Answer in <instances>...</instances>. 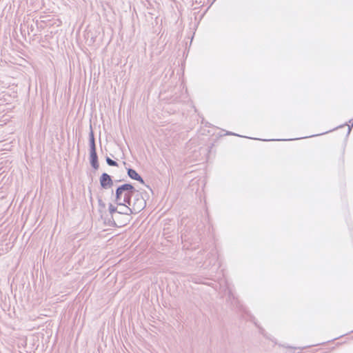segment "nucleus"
<instances>
[{
  "mask_svg": "<svg viewBox=\"0 0 353 353\" xmlns=\"http://www.w3.org/2000/svg\"><path fill=\"white\" fill-rule=\"evenodd\" d=\"M90 163L94 170L99 168L98 156L96 148H90Z\"/></svg>",
  "mask_w": 353,
  "mask_h": 353,
  "instance_id": "20e7f679",
  "label": "nucleus"
},
{
  "mask_svg": "<svg viewBox=\"0 0 353 353\" xmlns=\"http://www.w3.org/2000/svg\"><path fill=\"white\" fill-rule=\"evenodd\" d=\"M89 145L90 148H96L95 139L92 125H90V131L89 133Z\"/></svg>",
  "mask_w": 353,
  "mask_h": 353,
  "instance_id": "0eeeda50",
  "label": "nucleus"
},
{
  "mask_svg": "<svg viewBox=\"0 0 353 353\" xmlns=\"http://www.w3.org/2000/svg\"><path fill=\"white\" fill-rule=\"evenodd\" d=\"M118 205V213H119V218L121 215H128L130 216V214H133L132 212V210L130 209V207L128 205V203H120Z\"/></svg>",
  "mask_w": 353,
  "mask_h": 353,
  "instance_id": "39448f33",
  "label": "nucleus"
},
{
  "mask_svg": "<svg viewBox=\"0 0 353 353\" xmlns=\"http://www.w3.org/2000/svg\"><path fill=\"white\" fill-rule=\"evenodd\" d=\"M350 123H352V125H351V126H350V125H349V132H350V130H351V128H352V126L353 125V119H352V120H350Z\"/></svg>",
  "mask_w": 353,
  "mask_h": 353,
  "instance_id": "f8f14e48",
  "label": "nucleus"
},
{
  "mask_svg": "<svg viewBox=\"0 0 353 353\" xmlns=\"http://www.w3.org/2000/svg\"><path fill=\"white\" fill-rule=\"evenodd\" d=\"M118 210V205H117V206H114L112 203L109 204L108 211L110 217L106 218L103 217V215H101V218L104 219L105 224L109 226L116 227H120L122 225V223H117V221L119 220Z\"/></svg>",
  "mask_w": 353,
  "mask_h": 353,
  "instance_id": "7ed1b4c3",
  "label": "nucleus"
},
{
  "mask_svg": "<svg viewBox=\"0 0 353 353\" xmlns=\"http://www.w3.org/2000/svg\"><path fill=\"white\" fill-rule=\"evenodd\" d=\"M123 168L127 170L128 176H140V175L133 169L127 168L125 167V163L123 162Z\"/></svg>",
  "mask_w": 353,
  "mask_h": 353,
  "instance_id": "6e6552de",
  "label": "nucleus"
},
{
  "mask_svg": "<svg viewBox=\"0 0 353 353\" xmlns=\"http://www.w3.org/2000/svg\"><path fill=\"white\" fill-rule=\"evenodd\" d=\"M132 179L139 181L141 183L145 184V182H144L143 178H132Z\"/></svg>",
  "mask_w": 353,
  "mask_h": 353,
  "instance_id": "9b49d317",
  "label": "nucleus"
},
{
  "mask_svg": "<svg viewBox=\"0 0 353 353\" xmlns=\"http://www.w3.org/2000/svg\"><path fill=\"white\" fill-rule=\"evenodd\" d=\"M106 162H107L108 165H109L110 166H117L118 165L117 163L115 161L112 160V159H110L108 157H106Z\"/></svg>",
  "mask_w": 353,
  "mask_h": 353,
  "instance_id": "1a4fd4ad",
  "label": "nucleus"
},
{
  "mask_svg": "<svg viewBox=\"0 0 353 353\" xmlns=\"http://www.w3.org/2000/svg\"><path fill=\"white\" fill-rule=\"evenodd\" d=\"M128 204L130 207L132 213L137 214L145 208L146 201L141 194L137 190Z\"/></svg>",
  "mask_w": 353,
  "mask_h": 353,
  "instance_id": "f03ea898",
  "label": "nucleus"
},
{
  "mask_svg": "<svg viewBox=\"0 0 353 353\" xmlns=\"http://www.w3.org/2000/svg\"><path fill=\"white\" fill-rule=\"evenodd\" d=\"M136 191L135 188L130 183H124L119 185L115 192L116 203H128Z\"/></svg>",
  "mask_w": 353,
  "mask_h": 353,
  "instance_id": "f257e3e1",
  "label": "nucleus"
},
{
  "mask_svg": "<svg viewBox=\"0 0 353 353\" xmlns=\"http://www.w3.org/2000/svg\"><path fill=\"white\" fill-rule=\"evenodd\" d=\"M146 186L150 190V191L153 194V190H152V188L149 185H146Z\"/></svg>",
  "mask_w": 353,
  "mask_h": 353,
  "instance_id": "4468645a",
  "label": "nucleus"
},
{
  "mask_svg": "<svg viewBox=\"0 0 353 353\" xmlns=\"http://www.w3.org/2000/svg\"><path fill=\"white\" fill-rule=\"evenodd\" d=\"M101 176H111L110 175H109L108 174H107L106 172H103Z\"/></svg>",
  "mask_w": 353,
  "mask_h": 353,
  "instance_id": "ddd939ff",
  "label": "nucleus"
},
{
  "mask_svg": "<svg viewBox=\"0 0 353 353\" xmlns=\"http://www.w3.org/2000/svg\"><path fill=\"white\" fill-rule=\"evenodd\" d=\"M100 183L101 187L104 189L110 188L113 185L112 178H100Z\"/></svg>",
  "mask_w": 353,
  "mask_h": 353,
  "instance_id": "423d86ee",
  "label": "nucleus"
},
{
  "mask_svg": "<svg viewBox=\"0 0 353 353\" xmlns=\"http://www.w3.org/2000/svg\"><path fill=\"white\" fill-rule=\"evenodd\" d=\"M99 206H101L103 208H105V203L103 202L102 199H99Z\"/></svg>",
  "mask_w": 353,
  "mask_h": 353,
  "instance_id": "9d476101",
  "label": "nucleus"
}]
</instances>
